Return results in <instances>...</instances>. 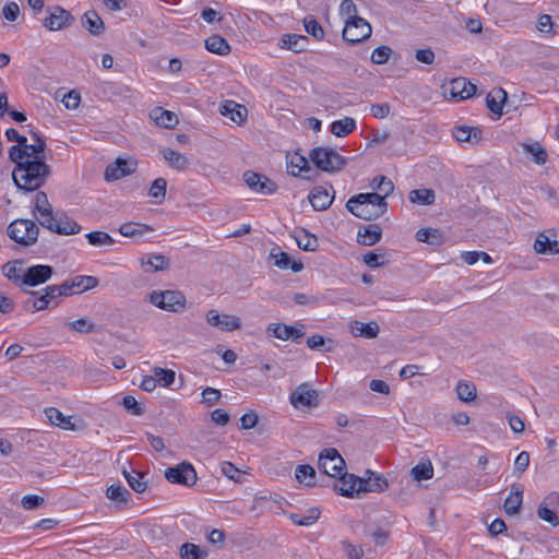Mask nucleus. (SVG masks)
<instances>
[{
  "label": "nucleus",
  "instance_id": "f257e3e1",
  "mask_svg": "<svg viewBox=\"0 0 559 559\" xmlns=\"http://www.w3.org/2000/svg\"><path fill=\"white\" fill-rule=\"evenodd\" d=\"M51 168L43 159H25L12 171V179L17 189L26 192L35 191L45 185Z\"/></svg>",
  "mask_w": 559,
  "mask_h": 559
},
{
  "label": "nucleus",
  "instance_id": "f03ea898",
  "mask_svg": "<svg viewBox=\"0 0 559 559\" xmlns=\"http://www.w3.org/2000/svg\"><path fill=\"white\" fill-rule=\"evenodd\" d=\"M346 209L358 218L373 221L385 213L388 203L380 193H359L347 201Z\"/></svg>",
  "mask_w": 559,
  "mask_h": 559
},
{
  "label": "nucleus",
  "instance_id": "7ed1b4c3",
  "mask_svg": "<svg viewBox=\"0 0 559 559\" xmlns=\"http://www.w3.org/2000/svg\"><path fill=\"white\" fill-rule=\"evenodd\" d=\"M7 234L14 242L31 247L38 239L39 227L32 219L17 218L9 224Z\"/></svg>",
  "mask_w": 559,
  "mask_h": 559
},
{
  "label": "nucleus",
  "instance_id": "20e7f679",
  "mask_svg": "<svg viewBox=\"0 0 559 559\" xmlns=\"http://www.w3.org/2000/svg\"><path fill=\"white\" fill-rule=\"evenodd\" d=\"M309 157L317 168L326 173L340 171L347 163L346 157L330 147H316L311 150Z\"/></svg>",
  "mask_w": 559,
  "mask_h": 559
},
{
  "label": "nucleus",
  "instance_id": "39448f33",
  "mask_svg": "<svg viewBox=\"0 0 559 559\" xmlns=\"http://www.w3.org/2000/svg\"><path fill=\"white\" fill-rule=\"evenodd\" d=\"M150 301L159 309L170 312H181L186 308V297L179 290H154L150 295Z\"/></svg>",
  "mask_w": 559,
  "mask_h": 559
},
{
  "label": "nucleus",
  "instance_id": "423d86ee",
  "mask_svg": "<svg viewBox=\"0 0 559 559\" xmlns=\"http://www.w3.org/2000/svg\"><path fill=\"white\" fill-rule=\"evenodd\" d=\"M371 25L360 16H352L345 22L343 39L352 45L358 44L370 37Z\"/></svg>",
  "mask_w": 559,
  "mask_h": 559
},
{
  "label": "nucleus",
  "instance_id": "0eeeda50",
  "mask_svg": "<svg viewBox=\"0 0 559 559\" xmlns=\"http://www.w3.org/2000/svg\"><path fill=\"white\" fill-rule=\"evenodd\" d=\"M319 469L330 477H338L345 469V461L334 448L321 451L319 455Z\"/></svg>",
  "mask_w": 559,
  "mask_h": 559
},
{
  "label": "nucleus",
  "instance_id": "6e6552de",
  "mask_svg": "<svg viewBox=\"0 0 559 559\" xmlns=\"http://www.w3.org/2000/svg\"><path fill=\"white\" fill-rule=\"evenodd\" d=\"M165 478L171 484H179L189 487L193 486L198 479L194 467L188 462H182L174 467H168L165 471Z\"/></svg>",
  "mask_w": 559,
  "mask_h": 559
},
{
  "label": "nucleus",
  "instance_id": "1a4fd4ad",
  "mask_svg": "<svg viewBox=\"0 0 559 559\" xmlns=\"http://www.w3.org/2000/svg\"><path fill=\"white\" fill-rule=\"evenodd\" d=\"M48 16L43 25L49 31H60L74 22V16L66 9L55 5L47 8Z\"/></svg>",
  "mask_w": 559,
  "mask_h": 559
},
{
  "label": "nucleus",
  "instance_id": "9d476101",
  "mask_svg": "<svg viewBox=\"0 0 559 559\" xmlns=\"http://www.w3.org/2000/svg\"><path fill=\"white\" fill-rule=\"evenodd\" d=\"M33 215L43 227H50L53 215L47 194L39 191L35 195Z\"/></svg>",
  "mask_w": 559,
  "mask_h": 559
},
{
  "label": "nucleus",
  "instance_id": "9b49d317",
  "mask_svg": "<svg viewBox=\"0 0 559 559\" xmlns=\"http://www.w3.org/2000/svg\"><path fill=\"white\" fill-rule=\"evenodd\" d=\"M289 400L296 408L314 407L318 405V393L308 383H302L295 389Z\"/></svg>",
  "mask_w": 559,
  "mask_h": 559
},
{
  "label": "nucleus",
  "instance_id": "f8f14e48",
  "mask_svg": "<svg viewBox=\"0 0 559 559\" xmlns=\"http://www.w3.org/2000/svg\"><path fill=\"white\" fill-rule=\"evenodd\" d=\"M53 274L50 265L36 264L28 267L22 277V284L26 286H37L46 283Z\"/></svg>",
  "mask_w": 559,
  "mask_h": 559
},
{
  "label": "nucleus",
  "instance_id": "ddd939ff",
  "mask_svg": "<svg viewBox=\"0 0 559 559\" xmlns=\"http://www.w3.org/2000/svg\"><path fill=\"white\" fill-rule=\"evenodd\" d=\"M206 322L222 331L231 332L240 329V319L231 314H219L217 310L211 309L206 312Z\"/></svg>",
  "mask_w": 559,
  "mask_h": 559
},
{
  "label": "nucleus",
  "instance_id": "4468645a",
  "mask_svg": "<svg viewBox=\"0 0 559 559\" xmlns=\"http://www.w3.org/2000/svg\"><path fill=\"white\" fill-rule=\"evenodd\" d=\"M360 492H382L389 488L388 479L382 474L374 473L370 469H367L365 476L360 477Z\"/></svg>",
  "mask_w": 559,
  "mask_h": 559
},
{
  "label": "nucleus",
  "instance_id": "2eb2a0df",
  "mask_svg": "<svg viewBox=\"0 0 559 559\" xmlns=\"http://www.w3.org/2000/svg\"><path fill=\"white\" fill-rule=\"evenodd\" d=\"M338 477V483L335 485V489L340 491V495L353 498L360 493V477L346 472H343Z\"/></svg>",
  "mask_w": 559,
  "mask_h": 559
},
{
  "label": "nucleus",
  "instance_id": "dca6fc26",
  "mask_svg": "<svg viewBox=\"0 0 559 559\" xmlns=\"http://www.w3.org/2000/svg\"><path fill=\"white\" fill-rule=\"evenodd\" d=\"M286 159L287 171L292 176L297 177L301 176L302 173L307 174L311 171L308 159L298 153L287 154ZM302 177L309 179L307 175H302Z\"/></svg>",
  "mask_w": 559,
  "mask_h": 559
},
{
  "label": "nucleus",
  "instance_id": "f3484780",
  "mask_svg": "<svg viewBox=\"0 0 559 559\" xmlns=\"http://www.w3.org/2000/svg\"><path fill=\"white\" fill-rule=\"evenodd\" d=\"M476 86L465 78H456L450 82V94L454 98L466 99L475 95Z\"/></svg>",
  "mask_w": 559,
  "mask_h": 559
},
{
  "label": "nucleus",
  "instance_id": "a211bd4d",
  "mask_svg": "<svg viewBox=\"0 0 559 559\" xmlns=\"http://www.w3.org/2000/svg\"><path fill=\"white\" fill-rule=\"evenodd\" d=\"M46 228L56 234L66 236L79 234L82 229L80 224H78L73 219H70L67 216L60 217L59 219H57L56 216H53L51 221V226Z\"/></svg>",
  "mask_w": 559,
  "mask_h": 559
},
{
  "label": "nucleus",
  "instance_id": "6ab92c4d",
  "mask_svg": "<svg viewBox=\"0 0 559 559\" xmlns=\"http://www.w3.org/2000/svg\"><path fill=\"white\" fill-rule=\"evenodd\" d=\"M523 501V488L520 484H513L511 486L510 495L507 497L503 503V509L507 514L514 515L519 513Z\"/></svg>",
  "mask_w": 559,
  "mask_h": 559
},
{
  "label": "nucleus",
  "instance_id": "aec40b11",
  "mask_svg": "<svg viewBox=\"0 0 559 559\" xmlns=\"http://www.w3.org/2000/svg\"><path fill=\"white\" fill-rule=\"evenodd\" d=\"M382 237V228L378 224H370L360 227L357 234V240L364 246H373L380 241Z\"/></svg>",
  "mask_w": 559,
  "mask_h": 559
},
{
  "label": "nucleus",
  "instance_id": "412c9836",
  "mask_svg": "<svg viewBox=\"0 0 559 559\" xmlns=\"http://www.w3.org/2000/svg\"><path fill=\"white\" fill-rule=\"evenodd\" d=\"M134 171V167L126 159L118 158L115 164L108 165L105 170L106 180H118Z\"/></svg>",
  "mask_w": 559,
  "mask_h": 559
},
{
  "label": "nucleus",
  "instance_id": "4be33fe9",
  "mask_svg": "<svg viewBox=\"0 0 559 559\" xmlns=\"http://www.w3.org/2000/svg\"><path fill=\"white\" fill-rule=\"evenodd\" d=\"M309 201L316 211H324L332 204L333 197L323 187H316L309 194Z\"/></svg>",
  "mask_w": 559,
  "mask_h": 559
},
{
  "label": "nucleus",
  "instance_id": "5701e85b",
  "mask_svg": "<svg viewBox=\"0 0 559 559\" xmlns=\"http://www.w3.org/2000/svg\"><path fill=\"white\" fill-rule=\"evenodd\" d=\"M270 257L274 260V264L282 270L290 269L293 272L298 273L304 269V264L298 261H292L288 253L272 249Z\"/></svg>",
  "mask_w": 559,
  "mask_h": 559
},
{
  "label": "nucleus",
  "instance_id": "b1692460",
  "mask_svg": "<svg viewBox=\"0 0 559 559\" xmlns=\"http://www.w3.org/2000/svg\"><path fill=\"white\" fill-rule=\"evenodd\" d=\"M247 108L233 100H226L221 107V114L238 124L242 123L247 117Z\"/></svg>",
  "mask_w": 559,
  "mask_h": 559
},
{
  "label": "nucleus",
  "instance_id": "393cba45",
  "mask_svg": "<svg viewBox=\"0 0 559 559\" xmlns=\"http://www.w3.org/2000/svg\"><path fill=\"white\" fill-rule=\"evenodd\" d=\"M82 25L94 36H98L105 31L103 20L94 10L87 11L83 14Z\"/></svg>",
  "mask_w": 559,
  "mask_h": 559
},
{
  "label": "nucleus",
  "instance_id": "a878e982",
  "mask_svg": "<svg viewBox=\"0 0 559 559\" xmlns=\"http://www.w3.org/2000/svg\"><path fill=\"white\" fill-rule=\"evenodd\" d=\"M45 415L48 418L49 423L56 427H59L64 430H74L75 428V425L72 423L71 417L64 416L56 407H47L45 409Z\"/></svg>",
  "mask_w": 559,
  "mask_h": 559
},
{
  "label": "nucleus",
  "instance_id": "bb28decb",
  "mask_svg": "<svg viewBox=\"0 0 559 559\" xmlns=\"http://www.w3.org/2000/svg\"><path fill=\"white\" fill-rule=\"evenodd\" d=\"M379 325L377 322L371 321L362 323L359 321H353L350 323V332L354 336H364L366 338H374L379 334Z\"/></svg>",
  "mask_w": 559,
  "mask_h": 559
},
{
  "label": "nucleus",
  "instance_id": "cd10ccee",
  "mask_svg": "<svg viewBox=\"0 0 559 559\" xmlns=\"http://www.w3.org/2000/svg\"><path fill=\"white\" fill-rule=\"evenodd\" d=\"M141 264L145 272L164 271L169 267V260L163 254H146L141 258Z\"/></svg>",
  "mask_w": 559,
  "mask_h": 559
},
{
  "label": "nucleus",
  "instance_id": "c85d7f7f",
  "mask_svg": "<svg viewBox=\"0 0 559 559\" xmlns=\"http://www.w3.org/2000/svg\"><path fill=\"white\" fill-rule=\"evenodd\" d=\"M295 239L298 247L305 251H316L319 247L318 238L305 228H297L295 230Z\"/></svg>",
  "mask_w": 559,
  "mask_h": 559
},
{
  "label": "nucleus",
  "instance_id": "c756f323",
  "mask_svg": "<svg viewBox=\"0 0 559 559\" xmlns=\"http://www.w3.org/2000/svg\"><path fill=\"white\" fill-rule=\"evenodd\" d=\"M507 99V93L502 88L492 90L486 96L488 109L498 116L502 115V107Z\"/></svg>",
  "mask_w": 559,
  "mask_h": 559
},
{
  "label": "nucleus",
  "instance_id": "7c9ffc66",
  "mask_svg": "<svg viewBox=\"0 0 559 559\" xmlns=\"http://www.w3.org/2000/svg\"><path fill=\"white\" fill-rule=\"evenodd\" d=\"M534 249L540 254H559V241H551L545 234L540 233L535 239Z\"/></svg>",
  "mask_w": 559,
  "mask_h": 559
},
{
  "label": "nucleus",
  "instance_id": "2f4dec72",
  "mask_svg": "<svg viewBox=\"0 0 559 559\" xmlns=\"http://www.w3.org/2000/svg\"><path fill=\"white\" fill-rule=\"evenodd\" d=\"M152 119L159 127L173 128L178 123V117L170 110H165L160 107L155 108L151 114Z\"/></svg>",
  "mask_w": 559,
  "mask_h": 559
},
{
  "label": "nucleus",
  "instance_id": "473e14b6",
  "mask_svg": "<svg viewBox=\"0 0 559 559\" xmlns=\"http://www.w3.org/2000/svg\"><path fill=\"white\" fill-rule=\"evenodd\" d=\"M34 143L28 144L25 142V151H27V158L45 160L46 142L40 138L37 132H32Z\"/></svg>",
  "mask_w": 559,
  "mask_h": 559
},
{
  "label": "nucleus",
  "instance_id": "72a5a7b5",
  "mask_svg": "<svg viewBox=\"0 0 559 559\" xmlns=\"http://www.w3.org/2000/svg\"><path fill=\"white\" fill-rule=\"evenodd\" d=\"M416 240L431 246H440L443 242V235L437 228H420L417 230Z\"/></svg>",
  "mask_w": 559,
  "mask_h": 559
},
{
  "label": "nucleus",
  "instance_id": "f704fd0d",
  "mask_svg": "<svg viewBox=\"0 0 559 559\" xmlns=\"http://www.w3.org/2000/svg\"><path fill=\"white\" fill-rule=\"evenodd\" d=\"M454 136L459 142L478 144L481 140V131L478 128L462 126L455 129Z\"/></svg>",
  "mask_w": 559,
  "mask_h": 559
},
{
  "label": "nucleus",
  "instance_id": "c9c22d12",
  "mask_svg": "<svg viewBox=\"0 0 559 559\" xmlns=\"http://www.w3.org/2000/svg\"><path fill=\"white\" fill-rule=\"evenodd\" d=\"M281 43L282 48L289 49L295 52H300L306 49L308 38L304 35L285 34L283 35Z\"/></svg>",
  "mask_w": 559,
  "mask_h": 559
},
{
  "label": "nucleus",
  "instance_id": "e433bc0d",
  "mask_svg": "<svg viewBox=\"0 0 559 559\" xmlns=\"http://www.w3.org/2000/svg\"><path fill=\"white\" fill-rule=\"evenodd\" d=\"M205 48L213 53L219 55V56H226L230 52V46L228 41L219 36V35H213L210 36L205 40Z\"/></svg>",
  "mask_w": 559,
  "mask_h": 559
},
{
  "label": "nucleus",
  "instance_id": "4c0bfd02",
  "mask_svg": "<svg viewBox=\"0 0 559 559\" xmlns=\"http://www.w3.org/2000/svg\"><path fill=\"white\" fill-rule=\"evenodd\" d=\"M356 129V121L352 117L335 120L331 124V132L337 138H344Z\"/></svg>",
  "mask_w": 559,
  "mask_h": 559
},
{
  "label": "nucleus",
  "instance_id": "58836bf2",
  "mask_svg": "<svg viewBox=\"0 0 559 559\" xmlns=\"http://www.w3.org/2000/svg\"><path fill=\"white\" fill-rule=\"evenodd\" d=\"M292 330L293 326L276 322V323H270L267 324L265 332L269 337L278 338L281 341H288L292 340Z\"/></svg>",
  "mask_w": 559,
  "mask_h": 559
},
{
  "label": "nucleus",
  "instance_id": "ea45409f",
  "mask_svg": "<svg viewBox=\"0 0 559 559\" xmlns=\"http://www.w3.org/2000/svg\"><path fill=\"white\" fill-rule=\"evenodd\" d=\"M163 157L170 167L177 170H185L189 165L188 158L183 154L171 148H165L163 151Z\"/></svg>",
  "mask_w": 559,
  "mask_h": 559
},
{
  "label": "nucleus",
  "instance_id": "a19ab883",
  "mask_svg": "<svg viewBox=\"0 0 559 559\" xmlns=\"http://www.w3.org/2000/svg\"><path fill=\"white\" fill-rule=\"evenodd\" d=\"M408 199L412 203L431 205L435 203L436 194L431 189H415L409 192Z\"/></svg>",
  "mask_w": 559,
  "mask_h": 559
},
{
  "label": "nucleus",
  "instance_id": "79ce46f5",
  "mask_svg": "<svg viewBox=\"0 0 559 559\" xmlns=\"http://www.w3.org/2000/svg\"><path fill=\"white\" fill-rule=\"evenodd\" d=\"M22 261L15 260V261H9L2 266V273L3 275L11 282H13L16 285H23L22 284V277L23 272L22 269L17 266V264H21Z\"/></svg>",
  "mask_w": 559,
  "mask_h": 559
},
{
  "label": "nucleus",
  "instance_id": "37998d69",
  "mask_svg": "<svg viewBox=\"0 0 559 559\" xmlns=\"http://www.w3.org/2000/svg\"><path fill=\"white\" fill-rule=\"evenodd\" d=\"M209 554L206 550L201 549L198 545L192 543H185L180 547L181 559H207Z\"/></svg>",
  "mask_w": 559,
  "mask_h": 559
},
{
  "label": "nucleus",
  "instance_id": "c03bdc74",
  "mask_svg": "<svg viewBox=\"0 0 559 559\" xmlns=\"http://www.w3.org/2000/svg\"><path fill=\"white\" fill-rule=\"evenodd\" d=\"M98 285V278L90 275H78L72 278V286H74L75 294L84 293Z\"/></svg>",
  "mask_w": 559,
  "mask_h": 559
},
{
  "label": "nucleus",
  "instance_id": "a18cd8bd",
  "mask_svg": "<svg viewBox=\"0 0 559 559\" xmlns=\"http://www.w3.org/2000/svg\"><path fill=\"white\" fill-rule=\"evenodd\" d=\"M411 476L416 481L427 480L433 476V467L430 461L420 462L411 469Z\"/></svg>",
  "mask_w": 559,
  "mask_h": 559
},
{
  "label": "nucleus",
  "instance_id": "49530a36",
  "mask_svg": "<svg viewBox=\"0 0 559 559\" xmlns=\"http://www.w3.org/2000/svg\"><path fill=\"white\" fill-rule=\"evenodd\" d=\"M85 237L88 243L94 247L112 246L116 242L109 234L100 230L87 233Z\"/></svg>",
  "mask_w": 559,
  "mask_h": 559
},
{
  "label": "nucleus",
  "instance_id": "de8ad7c7",
  "mask_svg": "<svg viewBox=\"0 0 559 559\" xmlns=\"http://www.w3.org/2000/svg\"><path fill=\"white\" fill-rule=\"evenodd\" d=\"M307 346L310 349H321L323 352L330 353L334 349V341L331 338H324L320 334H313L312 336L307 338Z\"/></svg>",
  "mask_w": 559,
  "mask_h": 559
},
{
  "label": "nucleus",
  "instance_id": "09e8293b",
  "mask_svg": "<svg viewBox=\"0 0 559 559\" xmlns=\"http://www.w3.org/2000/svg\"><path fill=\"white\" fill-rule=\"evenodd\" d=\"M295 476L299 483H304L307 486L314 485L316 471L308 464L298 465L295 469Z\"/></svg>",
  "mask_w": 559,
  "mask_h": 559
},
{
  "label": "nucleus",
  "instance_id": "8fccbe9b",
  "mask_svg": "<svg viewBox=\"0 0 559 559\" xmlns=\"http://www.w3.org/2000/svg\"><path fill=\"white\" fill-rule=\"evenodd\" d=\"M456 394L462 402H472L476 399V386L472 382L459 381L456 385Z\"/></svg>",
  "mask_w": 559,
  "mask_h": 559
},
{
  "label": "nucleus",
  "instance_id": "3c124183",
  "mask_svg": "<svg viewBox=\"0 0 559 559\" xmlns=\"http://www.w3.org/2000/svg\"><path fill=\"white\" fill-rule=\"evenodd\" d=\"M371 187L374 190H377L376 193H380L381 197H383L384 201H385V198L389 197L394 190L393 182L385 176H378V177L373 178V180L371 182Z\"/></svg>",
  "mask_w": 559,
  "mask_h": 559
},
{
  "label": "nucleus",
  "instance_id": "603ef678",
  "mask_svg": "<svg viewBox=\"0 0 559 559\" xmlns=\"http://www.w3.org/2000/svg\"><path fill=\"white\" fill-rule=\"evenodd\" d=\"M106 495L108 499L120 503L128 502L130 497L129 490L120 484H112L109 486L107 488Z\"/></svg>",
  "mask_w": 559,
  "mask_h": 559
},
{
  "label": "nucleus",
  "instance_id": "864d4df0",
  "mask_svg": "<svg viewBox=\"0 0 559 559\" xmlns=\"http://www.w3.org/2000/svg\"><path fill=\"white\" fill-rule=\"evenodd\" d=\"M152 230L150 226L135 224V223H126L119 227V233L124 237H141L145 231Z\"/></svg>",
  "mask_w": 559,
  "mask_h": 559
},
{
  "label": "nucleus",
  "instance_id": "5fc2aeb1",
  "mask_svg": "<svg viewBox=\"0 0 559 559\" xmlns=\"http://www.w3.org/2000/svg\"><path fill=\"white\" fill-rule=\"evenodd\" d=\"M31 294L33 297L27 299L24 305V308L26 310H31L32 312H35V311L45 310L49 307L48 299H46L44 294H41L38 297H37L38 292H32Z\"/></svg>",
  "mask_w": 559,
  "mask_h": 559
},
{
  "label": "nucleus",
  "instance_id": "6e6d98bb",
  "mask_svg": "<svg viewBox=\"0 0 559 559\" xmlns=\"http://www.w3.org/2000/svg\"><path fill=\"white\" fill-rule=\"evenodd\" d=\"M167 181L164 178H157L151 185L148 195L155 199L156 203H162L166 197Z\"/></svg>",
  "mask_w": 559,
  "mask_h": 559
},
{
  "label": "nucleus",
  "instance_id": "4d7b16f0",
  "mask_svg": "<svg viewBox=\"0 0 559 559\" xmlns=\"http://www.w3.org/2000/svg\"><path fill=\"white\" fill-rule=\"evenodd\" d=\"M154 377L156 378V382L162 386H170L175 382L176 373L171 369H164L162 367L153 368Z\"/></svg>",
  "mask_w": 559,
  "mask_h": 559
},
{
  "label": "nucleus",
  "instance_id": "13d9d810",
  "mask_svg": "<svg viewBox=\"0 0 559 559\" xmlns=\"http://www.w3.org/2000/svg\"><path fill=\"white\" fill-rule=\"evenodd\" d=\"M524 151L532 155L534 162L538 165L545 164L547 160L546 151L538 144H524Z\"/></svg>",
  "mask_w": 559,
  "mask_h": 559
},
{
  "label": "nucleus",
  "instance_id": "bf43d9fd",
  "mask_svg": "<svg viewBox=\"0 0 559 559\" xmlns=\"http://www.w3.org/2000/svg\"><path fill=\"white\" fill-rule=\"evenodd\" d=\"M304 25L306 32L313 36L316 39H322L324 37V31L322 26L313 16L305 17Z\"/></svg>",
  "mask_w": 559,
  "mask_h": 559
},
{
  "label": "nucleus",
  "instance_id": "052dcab7",
  "mask_svg": "<svg viewBox=\"0 0 559 559\" xmlns=\"http://www.w3.org/2000/svg\"><path fill=\"white\" fill-rule=\"evenodd\" d=\"M537 515L540 520L549 523L554 527L559 525V518L555 511L550 510L545 503H540L537 509Z\"/></svg>",
  "mask_w": 559,
  "mask_h": 559
},
{
  "label": "nucleus",
  "instance_id": "680f3d73",
  "mask_svg": "<svg viewBox=\"0 0 559 559\" xmlns=\"http://www.w3.org/2000/svg\"><path fill=\"white\" fill-rule=\"evenodd\" d=\"M362 260L371 269L383 266L389 262L384 253H377L373 251L367 252Z\"/></svg>",
  "mask_w": 559,
  "mask_h": 559
},
{
  "label": "nucleus",
  "instance_id": "e2e57ef3",
  "mask_svg": "<svg viewBox=\"0 0 559 559\" xmlns=\"http://www.w3.org/2000/svg\"><path fill=\"white\" fill-rule=\"evenodd\" d=\"M393 50L389 46L377 47L371 53V61L374 64H384L389 61Z\"/></svg>",
  "mask_w": 559,
  "mask_h": 559
},
{
  "label": "nucleus",
  "instance_id": "0e129e2a",
  "mask_svg": "<svg viewBox=\"0 0 559 559\" xmlns=\"http://www.w3.org/2000/svg\"><path fill=\"white\" fill-rule=\"evenodd\" d=\"M123 407L134 416H141L144 414V408L132 395H126L122 399Z\"/></svg>",
  "mask_w": 559,
  "mask_h": 559
},
{
  "label": "nucleus",
  "instance_id": "69168bd1",
  "mask_svg": "<svg viewBox=\"0 0 559 559\" xmlns=\"http://www.w3.org/2000/svg\"><path fill=\"white\" fill-rule=\"evenodd\" d=\"M68 325L72 331L84 334L93 332L95 328V324L93 322H90L85 318H81L75 321L69 322Z\"/></svg>",
  "mask_w": 559,
  "mask_h": 559
},
{
  "label": "nucleus",
  "instance_id": "338daca9",
  "mask_svg": "<svg viewBox=\"0 0 559 559\" xmlns=\"http://www.w3.org/2000/svg\"><path fill=\"white\" fill-rule=\"evenodd\" d=\"M24 147L25 145H13L9 151V158L15 166L23 164L27 159V151Z\"/></svg>",
  "mask_w": 559,
  "mask_h": 559
},
{
  "label": "nucleus",
  "instance_id": "774afa93",
  "mask_svg": "<svg viewBox=\"0 0 559 559\" xmlns=\"http://www.w3.org/2000/svg\"><path fill=\"white\" fill-rule=\"evenodd\" d=\"M221 396V391L211 386H207L202 391V402L207 406L215 405L219 401Z\"/></svg>",
  "mask_w": 559,
  "mask_h": 559
}]
</instances>
